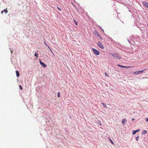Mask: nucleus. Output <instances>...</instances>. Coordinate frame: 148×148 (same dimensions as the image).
Wrapping results in <instances>:
<instances>
[{
	"instance_id": "nucleus-1",
	"label": "nucleus",
	"mask_w": 148,
	"mask_h": 148,
	"mask_svg": "<svg viewBox=\"0 0 148 148\" xmlns=\"http://www.w3.org/2000/svg\"><path fill=\"white\" fill-rule=\"evenodd\" d=\"M97 45L100 48L103 49L104 48V47L102 45V43L100 42H98L97 43Z\"/></svg>"
},
{
	"instance_id": "nucleus-2",
	"label": "nucleus",
	"mask_w": 148,
	"mask_h": 148,
	"mask_svg": "<svg viewBox=\"0 0 148 148\" xmlns=\"http://www.w3.org/2000/svg\"><path fill=\"white\" fill-rule=\"evenodd\" d=\"M92 50L94 53L96 55H98L99 54L100 52L98 50L94 48H92Z\"/></svg>"
},
{
	"instance_id": "nucleus-3",
	"label": "nucleus",
	"mask_w": 148,
	"mask_h": 148,
	"mask_svg": "<svg viewBox=\"0 0 148 148\" xmlns=\"http://www.w3.org/2000/svg\"><path fill=\"white\" fill-rule=\"evenodd\" d=\"M112 55L113 57L118 59L121 58V57L120 56H119L116 53H113L112 54Z\"/></svg>"
},
{
	"instance_id": "nucleus-4",
	"label": "nucleus",
	"mask_w": 148,
	"mask_h": 148,
	"mask_svg": "<svg viewBox=\"0 0 148 148\" xmlns=\"http://www.w3.org/2000/svg\"><path fill=\"white\" fill-rule=\"evenodd\" d=\"M144 71V70L140 71H136L133 72L134 74L138 75L141 73H142Z\"/></svg>"
},
{
	"instance_id": "nucleus-5",
	"label": "nucleus",
	"mask_w": 148,
	"mask_h": 148,
	"mask_svg": "<svg viewBox=\"0 0 148 148\" xmlns=\"http://www.w3.org/2000/svg\"><path fill=\"white\" fill-rule=\"evenodd\" d=\"M40 63L44 68H45L47 66L43 62H42L40 60Z\"/></svg>"
},
{
	"instance_id": "nucleus-6",
	"label": "nucleus",
	"mask_w": 148,
	"mask_h": 148,
	"mask_svg": "<svg viewBox=\"0 0 148 148\" xmlns=\"http://www.w3.org/2000/svg\"><path fill=\"white\" fill-rule=\"evenodd\" d=\"M117 66L120 67L125 68H130V66H123L121 65L118 64Z\"/></svg>"
},
{
	"instance_id": "nucleus-7",
	"label": "nucleus",
	"mask_w": 148,
	"mask_h": 148,
	"mask_svg": "<svg viewBox=\"0 0 148 148\" xmlns=\"http://www.w3.org/2000/svg\"><path fill=\"white\" fill-rule=\"evenodd\" d=\"M143 3L145 5V6L148 8V3L144 1L143 2Z\"/></svg>"
},
{
	"instance_id": "nucleus-8",
	"label": "nucleus",
	"mask_w": 148,
	"mask_h": 148,
	"mask_svg": "<svg viewBox=\"0 0 148 148\" xmlns=\"http://www.w3.org/2000/svg\"><path fill=\"white\" fill-rule=\"evenodd\" d=\"M4 12L5 14H7L8 12V11L7 10V8L5 9H4L1 12V13L2 14L3 12Z\"/></svg>"
},
{
	"instance_id": "nucleus-9",
	"label": "nucleus",
	"mask_w": 148,
	"mask_h": 148,
	"mask_svg": "<svg viewBox=\"0 0 148 148\" xmlns=\"http://www.w3.org/2000/svg\"><path fill=\"white\" fill-rule=\"evenodd\" d=\"M139 130H140L138 129L136 130L133 131L132 132V134L133 135H134V134H135L137 132L139 131Z\"/></svg>"
},
{
	"instance_id": "nucleus-10",
	"label": "nucleus",
	"mask_w": 148,
	"mask_h": 148,
	"mask_svg": "<svg viewBox=\"0 0 148 148\" xmlns=\"http://www.w3.org/2000/svg\"><path fill=\"white\" fill-rule=\"evenodd\" d=\"M127 121L126 119H123L122 121V123L124 125L125 124V122H126Z\"/></svg>"
},
{
	"instance_id": "nucleus-11",
	"label": "nucleus",
	"mask_w": 148,
	"mask_h": 148,
	"mask_svg": "<svg viewBox=\"0 0 148 148\" xmlns=\"http://www.w3.org/2000/svg\"><path fill=\"white\" fill-rule=\"evenodd\" d=\"M94 34L95 35H97V36H99V34H98V32L96 31H94Z\"/></svg>"
},
{
	"instance_id": "nucleus-12",
	"label": "nucleus",
	"mask_w": 148,
	"mask_h": 148,
	"mask_svg": "<svg viewBox=\"0 0 148 148\" xmlns=\"http://www.w3.org/2000/svg\"><path fill=\"white\" fill-rule=\"evenodd\" d=\"M16 76L17 77H18L19 76V75H20L19 72L18 71H16Z\"/></svg>"
},
{
	"instance_id": "nucleus-13",
	"label": "nucleus",
	"mask_w": 148,
	"mask_h": 148,
	"mask_svg": "<svg viewBox=\"0 0 148 148\" xmlns=\"http://www.w3.org/2000/svg\"><path fill=\"white\" fill-rule=\"evenodd\" d=\"M147 133V131L146 130H144L142 132V134H146Z\"/></svg>"
},
{
	"instance_id": "nucleus-14",
	"label": "nucleus",
	"mask_w": 148,
	"mask_h": 148,
	"mask_svg": "<svg viewBox=\"0 0 148 148\" xmlns=\"http://www.w3.org/2000/svg\"><path fill=\"white\" fill-rule=\"evenodd\" d=\"M102 104V105H103V106L104 107L106 108H107V106H106V104L105 103H101Z\"/></svg>"
},
{
	"instance_id": "nucleus-15",
	"label": "nucleus",
	"mask_w": 148,
	"mask_h": 148,
	"mask_svg": "<svg viewBox=\"0 0 148 148\" xmlns=\"http://www.w3.org/2000/svg\"><path fill=\"white\" fill-rule=\"evenodd\" d=\"M73 21H74V22L75 23V24L76 25H77V23L76 21H75V20L74 19L73 20Z\"/></svg>"
},
{
	"instance_id": "nucleus-16",
	"label": "nucleus",
	"mask_w": 148,
	"mask_h": 148,
	"mask_svg": "<svg viewBox=\"0 0 148 148\" xmlns=\"http://www.w3.org/2000/svg\"><path fill=\"white\" fill-rule=\"evenodd\" d=\"M44 43L50 49V50H51V51H52L51 50V49H50V48L48 46V45L46 43H45V42H44Z\"/></svg>"
},
{
	"instance_id": "nucleus-17",
	"label": "nucleus",
	"mask_w": 148,
	"mask_h": 148,
	"mask_svg": "<svg viewBox=\"0 0 148 148\" xmlns=\"http://www.w3.org/2000/svg\"><path fill=\"white\" fill-rule=\"evenodd\" d=\"M44 43L50 49V50H51V51H52L51 50V49H50V48L48 46V45L46 43H45V42H44Z\"/></svg>"
},
{
	"instance_id": "nucleus-18",
	"label": "nucleus",
	"mask_w": 148,
	"mask_h": 148,
	"mask_svg": "<svg viewBox=\"0 0 148 148\" xmlns=\"http://www.w3.org/2000/svg\"><path fill=\"white\" fill-rule=\"evenodd\" d=\"M136 140L137 141H138V139H139V136H137L136 138Z\"/></svg>"
},
{
	"instance_id": "nucleus-19",
	"label": "nucleus",
	"mask_w": 148,
	"mask_h": 148,
	"mask_svg": "<svg viewBox=\"0 0 148 148\" xmlns=\"http://www.w3.org/2000/svg\"><path fill=\"white\" fill-rule=\"evenodd\" d=\"M58 95V97H60V93H59V92H58V95Z\"/></svg>"
},
{
	"instance_id": "nucleus-20",
	"label": "nucleus",
	"mask_w": 148,
	"mask_h": 148,
	"mask_svg": "<svg viewBox=\"0 0 148 148\" xmlns=\"http://www.w3.org/2000/svg\"><path fill=\"white\" fill-rule=\"evenodd\" d=\"M19 88H20V89H21V90H23L22 87L21 85H19Z\"/></svg>"
},
{
	"instance_id": "nucleus-21",
	"label": "nucleus",
	"mask_w": 148,
	"mask_h": 148,
	"mask_svg": "<svg viewBox=\"0 0 148 148\" xmlns=\"http://www.w3.org/2000/svg\"><path fill=\"white\" fill-rule=\"evenodd\" d=\"M110 140V142L111 143L113 144H114V143L112 141V140L110 139H109Z\"/></svg>"
},
{
	"instance_id": "nucleus-22",
	"label": "nucleus",
	"mask_w": 148,
	"mask_h": 148,
	"mask_svg": "<svg viewBox=\"0 0 148 148\" xmlns=\"http://www.w3.org/2000/svg\"><path fill=\"white\" fill-rule=\"evenodd\" d=\"M34 56L36 57V58L38 57V54L36 53H34Z\"/></svg>"
},
{
	"instance_id": "nucleus-23",
	"label": "nucleus",
	"mask_w": 148,
	"mask_h": 148,
	"mask_svg": "<svg viewBox=\"0 0 148 148\" xmlns=\"http://www.w3.org/2000/svg\"><path fill=\"white\" fill-rule=\"evenodd\" d=\"M105 75L107 76V77H108V74H107L106 73H105Z\"/></svg>"
},
{
	"instance_id": "nucleus-24",
	"label": "nucleus",
	"mask_w": 148,
	"mask_h": 148,
	"mask_svg": "<svg viewBox=\"0 0 148 148\" xmlns=\"http://www.w3.org/2000/svg\"><path fill=\"white\" fill-rule=\"evenodd\" d=\"M57 8L60 11L61 10V9L59 7H58V6L57 7Z\"/></svg>"
},
{
	"instance_id": "nucleus-25",
	"label": "nucleus",
	"mask_w": 148,
	"mask_h": 148,
	"mask_svg": "<svg viewBox=\"0 0 148 148\" xmlns=\"http://www.w3.org/2000/svg\"><path fill=\"white\" fill-rule=\"evenodd\" d=\"M99 36V38L101 40H102L103 39L102 38L101 36Z\"/></svg>"
},
{
	"instance_id": "nucleus-26",
	"label": "nucleus",
	"mask_w": 148,
	"mask_h": 148,
	"mask_svg": "<svg viewBox=\"0 0 148 148\" xmlns=\"http://www.w3.org/2000/svg\"><path fill=\"white\" fill-rule=\"evenodd\" d=\"M146 121H148V118H147L146 119Z\"/></svg>"
},
{
	"instance_id": "nucleus-27",
	"label": "nucleus",
	"mask_w": 148,
	"mask_h": 148,
	"mask_svg": "<svg viewBox=\"0 0 148 148\" xmlns=\"http://www.w3.org/2000/svg\"><path fill=\"white\" fill-rule=\"evenodd\" d=\"M132 121H134V120H135V119H134V118H132Z\"/></svg>"
},
{
	"instance_id": "nucleus-28",
	"label": "nucleus",
	"mask_w": 148,
	"mask_h": 148,
	"mask_svg": "<svg viewBox=\"0 0 148 148\" xmlns=\"http://www.w3.org/2000/svg\"><path fill=\"white\" fill-rule=\"evenodd\" d=\"M147 25L148 26V24Z\"/></svg>"
}]
</instances>
